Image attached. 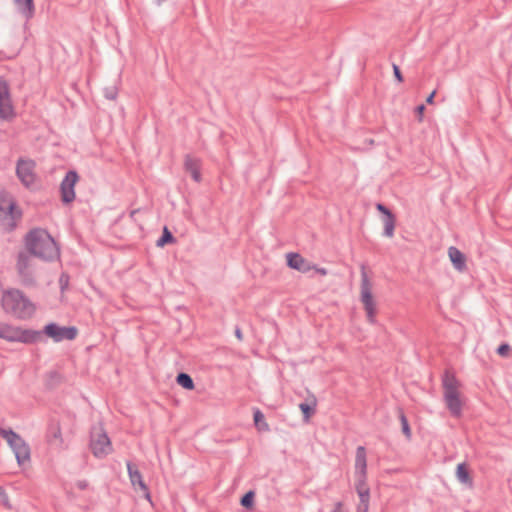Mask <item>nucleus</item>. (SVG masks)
Instances as JSON below:
<instances>
[{"instance_id": "nucleus-20", "label": "nucleus", "mask_w": 512, "mask_h": 512, "mask_svg": "<svg viewBox=\"0 0 512 512\" xmlns=\"http://www.w3.org/2000/svg\"><path fill=\"white\" fill-rule=\"evenodd\" d=\"M43 338L42 331L32 329H22L19 327L18 342L24 344H34L41 341Z\"/></svg>"}, {"instance_id": "nucleus-26", "label": "nucleus", "mask_w": 512, "mask_h": 512, "mask_svg": "<svg viewBox=\"0 0 512 512\" xmlns=\"http://www.w3.org/2000/svg\"><path fill=\"white\" fill-rule=\"evenodd\" d=\"M254 424L259 431H268L269 425L265 421L264 414L256 409L253 414Z\"/></svg>"}, {"instance_id": "nucleus-7", "label": "nucleus", "mask_w": 512, "mask_h": 512, "mask_svg": "<svg viewBox=\"0 0 512 512\" xmlns=\"http://www.w3.org/2000/svg\"><path fill=\"white\" fill-rule=\"evenodd\" d=\"M35 161L19 158L16 163V175L20 182L27 188L31 187L36 180Z\"/></svg>"}, {"instance_id": "nucleus-32", "label": "nucleus", "mask_w": 512, "mask_h": 512, "mask_svg": "<svg viewBox=\"0 0 512 512\" xmlns=\"http://www.w3.org/2000/svg\"><path fill=\"white\" fill-rule=\"evenodd\" d=\"M104 97L108 100H115L118 95V89L116 86H108L103 89Z\"/></svg>"}, {"instance_id": "nucleus-40", "label": "nucleus", "mask_w": 512, "mask_h": 512, "mask_svg": "<svg viewBox=\"0 0 512 512\" xmlns=\"http://www.w3.org/2000/svg\"><path fill=\"white\" fill-rule=\"evenodd\" d=\"M332 512H343V504H342V502H337L334 505V508H333Z\"/></svg>"}, {"instance_id": "nucleus-45", "label": "nucleus", "mask_w": 512, "mask_h": 512, "mask_svg": "<svg viewBox=\"0 0 512 512\" xmlns=\"http://www.w3.org/2000/svg\"><path fill=\"white\" fill-rule=\"evenodd\" d=\"M60 283H61V287H62V289H63V288H64L63 283H65V280H63V278H62V277L60 278Z\"/></svg>"}, {"instance_id": "nucleus-12", "label": "nucleus", "mask_w": 512, "mask_h": 512, "mask_svg": "<svg viewBox=\"0 0 512 512\" xmlns=\"http://www.w3.org/2000/svg\"><path fill=\"white\" fill-rule=\"evenodd\" d=\"M9 446L13 450L17 462L22 465L24 462L30 459V448L24 439L19 435L16 439L8 442Z\"/></svg>"}, {"instance_id": "nucleus-21", "label": "nucleus", "mask_w": 512, "mask_h": 512, "mask_svg": "<svg viewBox=\"0 0 512 512\" xmlns=\"http://www.w3.org/2000/svg\"><path fill=\"white\" fill-rule=\"evenodd\" d=\"M317 399L314 395L307 400L299 404V409L303 414L304 421L308 422L310 418L316 413Z\"/></svg>"}, {"instance_id": "nucleus-42", "label": "nucleus", "mask_w": 512, "mask_h": 512, "mask_svg": "<svg viewBox=\"0 0 512 512\" xmlns=\"http://www.w3.org/2000/svg\"><path fill=\"white\" fill-rule=\"evenodd\" d=\"M77 486H78L79 489L84 490L88 486V483L86 481H79L77 483Z\"/></svg>"}, {"instance_id": "nucleus-29", "label": "nucleus", "mask_w": 512, "mask_h": 512, "mask_svg": "<svg viewBox=\"0 0 512 512\" xmlns=\"http://www.w3.org/2000/svg\"><path fill=\"white\" fill-rule=\"evenodd\" d=\"M399 419L401 422V429L407 439L411 438V429L407 417L401 408L398 409Z\"/></svg>"}, {"instance_id": "nucleus-35", "label": "nucleus", "mask_w": 512, "mask_h": 512, "mask_svg": "<svg viewBox=\"0 0 512 512\" xmlns=\"http://www.w3.org/2000/svg\"><path fill=\"white\" fill-rule=\"evenodd\" d=\"M392 68H393V74H394L395 79L399 83H402L404 81V78H403V75H402V72H401L399 66L396 64H393Z\"/></svg>"}, {"instance_id": "nucleus-30", "label": "nucleus", "mask_w": 512, "mask_h": 512, "mask_svg": "<svg viewBox=\"0 0 512 512\" xmlns=\"http://www.w3.org/2000/svg\"><path fill=\"white\" fill-rule=\"evenodd\" d=\"M255 492L249 490L246 492L240 500V504L246 509H252L254 506Z\"/></svg>"}, {"instance_id": "nucleus-5", "label": "nucleus", "mask_w": 512, "mask_h": 512, "mask_svg": "<svg viewBox=\"0 0 512 512\" xmlns=\"http://www.w3.org/2000/svg\"><path fill=\"white\" fill-rule=\"evenodd\" d=\"M90 449L97 458H104L112 451L110 439L101 428L93 429L90 435Z\"/></svg>"}, {"instance_id": "nucleus-11", "label": "nucleus", "mask_w": 512, "mask_h": 512, "mask_svg": "<svg viewBox=\"0 0 512 512\" xmlns=\"http://www.w3.org/2000/svg\"><path fill=\"white\" fill-rule=\"evenodd\" d=\"M21 211L16 210V204L11 201L7 208L0 205V220L5 221V230L11 232L16 227V220L21 218Z\"/></svg>"}, {"instance_id": "nucleus-36", "label": "nucleus", "mask_w": 512, "mask_h": 512, "mask_svg": "<svg viewBox=\"0 0 512 512\" xmlns=\"http://www.w3.org/2000/svg\"><path fill=\"white\" fill-rule=\"evenodd\" d=\"M509 351H510V346L508 344H502L497 349L498 354L503 357L508 356Z\"/></svg>"}, {"instance_id": "nucleus-9", "label": "nucleus", "mask_w": 512, "mask_h": 512, "mask_svg": "<svg viewBox=\"0 0 512 512\" xmlns=\"http://www.w3.org/2000/svg\"><path fill=\"white\" fill-rule=\"evenodd\" d=\"M14 116L15 112L11 101L9 83L0 77V118L8 120Z\"/></svg>"}, {"instance_id": "nucleus-15", "label": "nucleus", "mask_w": 512, "mask_h": 512, "mask_svg": "<svg viewBox=\"0 0 512 512\" xmlns=\"http://www.w3.org/2000/svg\"><path fill=\"white\" fill-rule=\"evenodd\" d=\"M287 266L302 273H307L314 268L308 260L299 253L290 252L286 255Z\"/></svg>"}, {"instance_id": "nucleus-17", "label": "nucleus", "mask_w": 512, "mask_h": 512, "mask_svg": "<svg viewBox=\"0 0 512 512\" xmlns=\"http://www.w3.org/2000/svg\"><path fill=\"white\" fill-rule=\"evenodd\" d=\"M46 439L50 445L61 447L63 444L62 432L60 422L56 419H51L48 424Z\"/></svg>"}, {"instance_id": "nucleus-18", "label": "nucleus", "mask_w": 512, "mask_h": 512, "mask_svg": "<svg viewBox=\"0 0 512 512\" xmlns=\"http://www.w3.org/2000/svg\"><path fill=\"white\" fill-rule=\"evenodd\" d=\"M13 3L26 22L34 18L36 12L34 0H13Z\"/></svg>"}, {"instance_id": "nucleus-8", "label": "nucleus", "mask_w": 512, "mask_h": 512, "mask_svg": "<svg viewBox=\"0 0 512 512\" xmlns=\"http://www.w3.org/2000/svg\"><path fill=\"white\" fill-rule=\"evenodd\" d=\"M78 180V173L75 170H69L61 181L60 194L64 204H70L75 200V185Z\"/></svg>"}, {"instance_id": "nucleus-47", "label": "nucleus", "mask_w": 512, "mask_h": 512, "mask_svg": "<svg viewBox=\"0 0 512 512\" xmlns=\"http://www.w3.org/2000/svg\"><path fill=\"white\" fill-rule=\"evenodd\" d=\"M136 212H137V210H133V211L131 212V215H134Z\"/></svg>"}, {"instance_id": "nucleus-39", "label": "nucleus", "mask_w": 512, "mask_h": 512, "mask_svg": "<svg viewBox=\"0 0 512 512\" xmlns=\"http://www.w3.org/2000/svg\"><path fill=\"white\" fill-rule=\"evenodd\" d=\"M435 95H436V90L432 91V92L428 95V97L426 98V102H427L428 104H433V103H434V99H435V98H434V97H435Z\"/></svg>"}, {"instance_id": "nucleus-31", "label": "nucleus", "mask_w": 512, "mask_h": 512, "mask_svg": "<svg viewBox=\"0 0 512 512\" xmlns=\"http://www.w3.org/2000/svg\"><path fill=\"white\" fill-rule=\"evenodd\" d=\"M442 389H443V400L448 405V368H445L442 373Z\"/></svg>"}, {"instance_id": "nucleus-27", "label": "nucleus", "mask_w": 512, "mask_h": 512, "mask_svg": "<svg viewBox=\"0 0 512 512\" xmlns=\"http://www.w3.org/2000/svg\"><path fill=\"white\" fill-rule=\"evenodd\" d=\"M175 242L176 238L167 227H164L161 237L156 241V245L158 247H164L167 244H172Z\"/></svg>"}, {"instance_id": "nucleus-13", "label": "nucleus", "mask_w": 512, "mask_h": 512, "mask_svg": "<svg viewBox=\"0 0 512 512\" xmlns=\"http://www.w3.org/2000/svg\"><path fill=\"white\" fill-rule=\"evenodd\" d=\"M465 405V399L462 393L457 389L454 382L450 379V415L460 417Z\"/></svg>"}, {"instance_id": "nucleus-46", "label": "nucleus", "mask_w": 512, "mask_h": 512, "mask_svg": "<svg viewBox=\"0 0 512 512\" xmlns=\"http://www.w3.org/2000/svg\"><path fill=\"white\" fill-rule=\"evenodd\" d=\"M60 283H61V287H62V289H63V288H64L63 283H65V280H63V278H62V277L60 278Z\"/></svg>"}, {"instance_id": "nucleus-37", "label": "nucleus", "mask_w": 512, "mask_h": 512, "mask_svg": "<svg viewBox=\"0 0 512 512\" xmlns=\"http://www.w3.org/2000/svg\"><path fill=\"white\" fill-rule=\"evenodd\" d=\"M376 209L382 213L385 216H388L389 214H392L391 210L389 208H387L384 204L382 203H377L376 204Z\"/></svg>"}, {"instance_id": "nucleus-33", "label": "nucleus", "mask_w": 512, "mask_h": 512, "mask_svg": "<svg viewBox=\"0 0 512 512\" xmlns=\"http://www.w3.org/2000/svg\"><path fill=\"white\" fill-rule=\"evenodd\" d=\"M0 435L8 442H10L13 439H16L19 434L14 432L12 429H4L0 428Z\"/></svg>"}, {"instance_id": "nucleus-6", "label": "nucleus", "mask_w": 512, "mask_h": 512, "mask_svg": "<svg viewBox=\"0 0 512 512\" xmlns=\"http://www.w3.org/2000/svg\"><path fill=\"white\" fill-rule=\"evenodd\" d=\"M42 333L53 339L54 342L63 340H74L78 335V329L75 326L62 327L57 323L50 322L44 326Z\"/></svg>"}, {"instance_id": "nucleus-23", "label": "nucleus", "mask_w": 512, "mask_h": 512, "mask_svg": "<svg viewBox=\"0 0 512 512\" xmlns=\"http://www.w3.org/2000/svg\"><path fill=\"white\" fill-rule=\"evenodd\" d=\"M19 327L4 324L1 338L9 342H18Z\"/></svg>"}, {"instance_id": "nucleus-10", "label": "nucleus", "mask_w": 512, "mask_h": 512, "mask_svg": "<svg viewBox=\"0 0 512 512\" xmlns=\"http://www.w3.org/2000/svg\"><path fill=\"white\" fill-rule=\"evenodd\" d=\"M455 481L463 490H471L474 486V477L471 466L467 462L459 463L454 471Z\"/></svg>"}, {"instance_id": "nucleus-28", "label": "nucleus", "mask_w": 512, "mask_h": 512, "mask_svg": "<svg viewBox=\"0 0 512 512\" xmlns=\"http://www.w3.org/2000/svg\"><path fill=\"white\" fill-rule=\"evenodd\" d=\"M18 275L21 280V284L25 287H32L36 284L33 272L31 269L24 270L23 272H18Z\"/></svg>"}, {"instance_id": "nucleus-22", "label": "nucleus", "mask_w": 512, "mask_h": 512, "mask_svg": "<svg viewBox=\"0 0 512 512\" xmlns=\"http://www.w3.org/2000/svg\"><path fill=\"white\" fill-rule=\"evenodd\" d=\"M29 252H19L17 256L16 269L17 272H23L24 270L31 269V260Z\"/></svg>"}, {"instance_id": "nucleus-4", "label": "nucleus", "mask_w": 512, "mask_h": 512, "mask_svg": "<svg viewBox=\"0 0 512 512\" xmlns=\"http://www.w3.org/2000/svg\"><path fill=\"white\" fill-rule=\"evenodd\" d=\"M360 300L363 303L368 321L370 323H374L376 315V304L372 295V284L364 267H362L361 271Z\"/></svg>"}, {"instance_id": "nucleus-25", "label": "nucleus", "mask_w": 512, "mask_h": 512, "mask_svg": "<svg viewBox=\"0 0 512 512\" xmlns=\"http://www.w3.org/2000/svg\"><path fill=\"white\" fill-rule=\"evenodd\" d=\"M384 222V235L386 237H392L394 235V229L396 225V218L395 215L389 214L388 216H385L383 219Z\"/></svg>"}, {"instance_id": "nucleus-24", "label": "nucleus", "mask_w": 512, "mask_h": 512, "mask_svg": "<svg viewBox=\"0 0 512 512\" xmlns=\"http://www.w3.org/2000/svg\"><path fill=\"white\" fill-rule=\"evenodd\" d=\"M176 382L178 385H180L184 389H187V390L194 389V381L188 373H185V372L178 373V375L176 376Z\"/></svg>"}, {"instance_id": "nucleus-16", "label": "nucleus", "mask_w": 512, "mask_h": 512, "mask_svg": "<svg viewBox=\"0 0 512 512\" xmlns=\"http://www.w3.org/2000/svg\"><path fill=\"white\" fill-rule=\"evenodd\" d=\"M201 160L197 157H194L190 154H186L184 158V170L186 173H189L192 179L199 183L202 180L201 176Z\"/></svg>"}, {"instance_id": "nucleus-14", "label": "nucleus", "mask_w": 512, "mask_h": 512, "mask_svg": "<svg viewBox=\"0 0 512 512\" xmlns=\"http://www.w3.org/2000/svg\"><path fill=\"white\" fill-rule=\"evenodd\" d=\"M127 470L132 486L136 487V485H138L139 488L144 492L146 499L151 501L149 489L146 483L144 482L142 474L139 471L138 467L132 462L128 461Z\"/></svg>"}, {"instance_id": "nucleus-44", "label": "nucleus", "mask_w": 512, "mask_h": 512, "mask_svg": "<svg viewBox=\"0 0 512 512\" xmlns=\"http://www.w3.org/2000/svg\"><path fill=\"white\" fill-rule=\"evenodd\" d=\"M0 499H3V500L4 499H6V500L8 499L7 494H6L5 490H4V488L1 487V486H0Z\"/></svg>"}, {"instance_id": "nucleus-3", "label": "nucleus", "mask_w": 512, "mask_h": 512, "mask_svg": "<svg viewBox=\"0 0 512 512\" xmlns=\"http://www.w3.org/2000/svg\"><path fill=\"white\" fill-rule=\"evenodd\" d=\"M355 489L359 497H370V488L367 485V459L366 449L358 446L355 456Z\"/></svg>"}, {"instance_id": "nucleus-38", "label": "nucleus", "mask_w": 512, "mask_h": 512, "mask_svg": "<svg viewBox=\"0 0 512 512\" xmlns=\"http://www.w3.org/2000/svg\"><path fill=\"white\" fill-rule=\"evenodd\" d=\"M425 105L424 104H420L418 105L416 108H415V114L418 118L419 121H422V118H423V114H424V111H425Z\"/></svg>"}, {"instance_id": "nucleus-1", "label": "nucleus", "mask_w": 512, "mask_h": 512, "mask_svg": "<svg viewBox=\"0 0 512 512\" xmlns=\"http://www.w3.org/2000/svg\"><path fill=\"white\" fill-rule=\"evenodd\" d=\"M24 241L29 254L43 261L51 262L60 256L57 243L45 229H31L26 234Z\"/></svg>"}, {"instance_id": "nucleus-43", "label": "nucleus", "mask_w": 512, "mask_h": 512, "mask_svg": "<svg viewBox=\"0 0 512 512\" xmlns=\"http://www.w3.org/2000/svg\"><path fill=\"white\" fill-rule=\"evenodd\" d=\"M316 270L317 273H319L320 275H326L327 274V270L325 268H317L315 265H314V268Z\"/></svg>"}, {"instance_id": "nucleus-19", "label": "nucleus", "mask_w": 512, "mask_h": 512, "mask_svg": "<svg viewBox=\"0 0 512 512\" xmlns=\"http://www.w3.org/2000/svg\"><path fill=\"white\" fill-rule=\"evenodd\" d=\"M450 262L459 273H464L468 269L467 257L453 247H450Z\"/></svg>"}, {"instance_id": "nucleus-41", "label": "nucleus", "mask_w": 512, "mask_h": 512, "mask_svg": "<svg viewBox=\"0 0 512 512\" xmlns=\"http://www.w3.org/2000/svg\"><path fill=\"white\" fill-rule=\"evenodd\" d=\"M235 336L237 337V339L239 341H242L243 340V334H242V331L239 327H236L235 329Z\"/></svg>"}, {"instance_id": "nucleus-2", "label": "nucleus", "mask_w": 512, "mask_h": 512, "mask_svg": "<svg viewBox=\"0 0 512 512\" xmlns=\"http://www.w3.org/2000/svg\"><path fill=\"white\" fill-rule=\"evenodd\" d=\"M1 307L6 314L18 320H28L36 311L35 304L16 288L3 290Z\"/></svg>"}, {"instance_id": "nucleus-34", "label": "nucleus", "mask_w": 512, "mask_h": 512, "mask_svg": "<svg viewBox=\"0 0 512 512\" xmlns=\"http://www.w3.org/2000/svg\"><path fill=\"white\" fill-rule=\"evenodd\" d=\"M370 497H359V504L357 506V512H368L369 510Z\"/></svg>"}]
</instances>
